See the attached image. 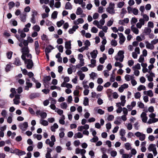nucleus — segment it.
I'll return each mask as SVG.
<instances>
[{
  "mask_svg": "<svg viewBox=\"0 0 158 158\" xmlns=\"http://www.w3.org/2000/svg\"><path fill=\"white\" fill-rule=\"evenodd\" d=\"M91 64L88 65V66L90 67L93 68L96 66V60L94 59H91L90 60Z\"/></svg>",
  "mask_w": 158,
  "mask_h": 158,
  "instance_id": "36",
  "label": "nucleus"
},
{
  "mask_svg": "<svg viewBox=\"0 0 158 158\" xmlns=\"http://www.w3.org/2000/svg\"><path fill=\"white\" fill-rule=\"evenodd\" d=\"M131 31L135 34L137 35L139 33V30L137 27H135V25L131 26Z\"/></svg>",
  "mask_w": 158,
  "mask_h": 158,
  "instance_id": "23",
  "label": "nucleus"
},
{
  "mask_svg": "<svg viewBox=\"0 0 158 158\" xmlns=\"http://www.w3.org/2000/svg\"><path fill=\"white\" fill-rule=\"evenodd\" d=\"M114 3L110 2L108 7L107 8V11L110 14H114L115 13L114 9Z\"/></svg>",
  "mask_w": 158,
  "mask_h": 158,
  "instance_id": "6",
  "label": "nucleus"
},
{
  "mask_svg": "<svg viewBox=\"0 0 158 158\" xmlns=\"http://www.w3.org/2000/svg\"><path fill=\"white\" fill-rule=\"evenodd\" d=\"M34 45L36 53V54L38 55L40 53V48L39 45L38 41H35Z\"/></svg>",
  "mask_w": 158,
  "mask_h": 158,
  "instance_id": "16",
  "label": "nucleus"
},
{
  "mask_svg": "<svg viewBox=\"0 0 158 158\" xmlns=\"http://www.w3.org/2000/svg\"><path fill=\"white\" fill-rule=\"evenodd\" d=\"M98 53V51L97 50H94L92 52H91L90 54L91 57L93 59H95L97 56V55Z\"/></svg>",
  "mask_w": 158,
  "mask_h": 158,
  "instance_id": "32",
  "label": "nucleus"
},
{
  "mask_svg": "<svg viewBox=\"0 0 158 158\" xmlns=\"http://www.w3.org/2000/svg\"><path fill=\"white\" fill-rule=\"evenodd\" d=\"M126 97L125 96L121 95L120 97L121 100V103L122 104V106H124L126 102V100H125Z\"/></svg>",
  "mask_w": 158,
  "mask_h": 158,
  "instance_id": "30",
  "label": "nucleus"
},
{
  "mask_svg": "<svg viewBox=\"0 0 158 158\" xmlns=\"http://www.w3.org/2000/svg\"><path fill=\"white\" fill-rule=\"evenodd\" d=\"M132 70H139L141 69V66L140 64L137 63L136 64L133 66L132 68Z\"/></svg>",
  "mask_w": 158,
  "mask_h": 158,
  "instance_id": "52",
  "label": "nucleus"
},
{
  "mask_svg": "<svg viewBox=\"0 0 158 158\" xmlns=\"http://www.w3.org/2000/svg\"><path fill=\"white\" fill-rule=\"evenodd\" d=\"M137 151L134 148H131V149L130 156H131V157L133 155H135L137 153Z\"/></svg>",
  "mask_w": 158,
  "mask_h": 158,
  "instance_id": "56",
  "label": "nucleus"
},
{
  "mask_svg": "<svg viewBox=\"0 0 158 158\" xmlns=\"http://www.w3.org/2000/svg\"><path fill=\"white\" fill-rule=\"evenodd\" d=\"M93 24L94 25L97 26L98 28H101V25L99 23L98 21L97 20H95L93 22Z\"/></svg>",
  "mask_w": 158,
  "mask_h": 158,
  "instance_id": "62",
  "label": "nucleus"
},
{
  "mask_svg": "<svg viewBox=\"0 0 158 158\" xmlns=\"http://www.w3.org/2000/svg\"><path fill=\"white\" fill-rule=\"evenodd\" d=\"M140 117L143 122L144 123L147 122L148 117L147 114L145 112H143L140 115Z\"/></svg>",
  "mask_w": 158,
  "mask_h": 158,
  "instance_id": "14",
  "label": "nucleus"
},
{
  "mask_svg": "<svg viewBox=\"0 0 158 158\" xmlns=\"http://www.w3.org/2000/svg\"><path fill=\"white\" fill-rule=\"evenodd\" d=\"M137 89L138 91H140L142 90H145L146 87L144 85H140L138 87Z\"/></svg>",
  "mask_w": 158,
  "mask_h": 158,
  "instance_id": "55",
  "label": "nucleus"
},
{
  "mask_svg": "<svg viewBox=\"0 0 158 158\" xmlns=\"http://www.w3.org/2000/svg\"><path fill=\"white\" fill-rule=\"evenodd\" d=\"M53 48H54L52 46L50 45L46 48L45 50V52L49 53Z\"/></svg>",
  "mask_w": 158,
  "mask_h": 158,
  "instance_id": "42",
  "label": "nucleus"
},
{
  "mask_svg": "<svg viewBox=\"0 0 158 158\" xmlns=\"http://www.w3.org/2000/svg\"><path fill=\"white\" fill-rule=\"evenodd\" d=\"M40 123L44 126H47L48 124V121L44 120L43 119H41L40 122Z\"/></svg>",
  "mask_w": 158,
  "mask_h": 158,
  "instance_id": "39",
  "label": "nucleus"
},
{
  "mask_svg": "<svg viewBox=\"0 0 158 158\" xmlns=\"http://www.w3.org/2000/svg\"><path fill=\"white\" fill-rule=\"evenodd\" d=\"M26 86L25 87V89L28 90L29 88H31L32 87V84L30 82V80L29 79H26Z\"/></svg>",
  "mask_w": 158,
  "mask_h": 158,
  "instance_id": "25",
  "label": "nucleus"
},
{
  "mask_svg": "<svg viewBox=\"0 0 158 158\" xmlns=\"http://www.w3.org/2000/svg\"><path fill=\"white\" fill-rule=\"evenodd\" d=\"M100 29H101L102 30V31H103V32L105 33H106L107 32V30L108 29V28L106 26H104L103 27L101 25V28H99Z\"/></svg>",
  "mask_w": 158,
  "mask_h": 158,
  "instance_id": "61",
  "label": "nucleus"
},
{
  "mask_svg": "<svg viewBox=\"0 0 158 158\" xmlns=\"http://www.w3.org/2000/svg\"><path fill=\"white\" fill-rule=\"evenodd\" d=\"M125 148L127 150H131V145L129 143H127L124 144Z\"/></svg>",
  "mask_w": 158,
  "mask_h": 158,
  "instance_id": "49",
  "label": "nucleus"
},
{
  "mask_svg": "<svg viewBox=\"0 0 158 158\" xmlns=\"http://www.w3.org/2000/svg\"><path fill=\"white\" fill-rule=\"evenodd\" d=\"M128 87V85L127 84H124L119 88L118 90L120 92L122 93L123 92L124 89L127 88Z\"/></svg>",
  "mask_w": 158,
  "mask_h": 158,
  "instance_id": "20",
  "label": "nucleus"
},
{
  "mask_svg": "<svg viewBox=\"0 0 158 158\" xmlns=\"http://www.w3.org/2000/svg\"><path fill=\"white\" fill-rule=\"evenodd\" d=\"M92 97L93 98H98V97H100L101 96V94H97L95 92H92L91 93Z\"/></svg>",
  "mask_w": 158,
  "mask_h": 158,
  "instance_id": "45",
  "label": "nucleus"
},
{
  "mask_svg": "<svg viewBox=\"0 0 158 158\" xmlns=\"http://www.w3.org/2000/svg\"><path fill=\"white\" fill-rule=\"evenodd\" d=\"M55 112L57 113V114L60 115L62 116V115H63V111L62 110L59 109L58 108H56V109L55 110Z\"/></svg>",
  "mask_w": 158,
  "mask_h": 158,
  "instance_id": "53",
  "label": "nucleus"
},
{
  "mask_svg": "<svg viewBox=\"0 0 158 158\" xmlns=\"http://www.w3.org/2000/svg\"><path fill=\"white\" fill-rule=\"evenodd\" d=\"M83 137V135L80 132L75 134L74 136V138L75 139L81 138H82Z\"/></svg>",
  "mask_w": 158,
  "mask_h": 158,
  "instance_id": "37",
  "label": "nucleus"
},
{
  "mask_svg": "<svg viewBox=\"0 0 158 158\" xmlns=\"http://www.w3.org/2000/svg\"><path fill=\"white\" fill-rule=\"evenodd\" d=\"M18 32L20 36H19V35L16 34L15 35V36L19 41H22L21 38H25L26 36V34L25 33V32L20 29L18 30Z\"/></svg>",
  "mask_w": 158,
  "mask_h": 158,
  "instance_id": "2",
  "label": "nucleus"
},
{
  "mask_svg": "<svg viewBox=\"0 0 158 158\" xmlns=\"http://www.w3.org/2000/svg\"><path fill=\"white\" fill-rule=\"evenodd\" d=\"M58 125L56 123H55L51 127V130L52 132H55L56 130L58 128Z\"/></svg>",
  "mask_w": 158,
  "mask_h": 158,
  "instance_id": "35",
  "label": "nucleus"
},
{
  "mask_svg": "<svg viewBox=\"0 0 158 158\" xmlns=\"http://www.w3.org/2000/svg\"><path fill=\"white\" fill-rule=\"evenodd\" d=\"M20 98V96L19 95H16L15 96V98L13 99L14 103L15 104L18 105L20 103V101L19 99Z\"/></svg>",
  "mask_w": 158,
  "mask_h": 158,
  "instance_id": "18",
  "label": "nucleus"
},
{
  "mask_svg": "<svg viewBox=\"0 0 158 158\" xmlns=\"http://www.w3.org/2000/svg\"><path fill=\"white\" fill-rule=\"evenodd\" d=\"M138 19L137 18L135 17H132L130 21L131 24L132 25L131 26L135 25Z\"/></svg>",
  "mask_w": 158,
  "mask_h": 158,
  "instance_id": "46",
  "label": "nucleus"
},
{
  "mask_svg": "<svg viewBox=\"0 0 158 158\" xmlns=\"http://www.w3.org/2000/svg\"><path fill=\"white\" fill-rule=\"evenodd\" d=\"M158 121V119H153L150 118L149 119L148 121L147 122V123L150 124L153 123H155L156 122Z\"/></svg>",
  "mask_w": 158,
  "mask_h": 158,
  "instance_id": "44",
  "label": "nucleus"
},
{
  "mask_svg": "<svg viewBox=\"0 0 158 158\" xmlns=\"http://www.w3.org/2000/svg\"><path fill=\"white\" fill-rule=\"evenodd\" d=\"M36 114L37 116L40 115L42 118L41 119L45 118L47 116V114L46 112L41 111L40 110H38L36 112Z\"/></svg>",
  "mask_w": 158,
  "mask_h": 158,
  "instance_id": "9",
  "label": "nucleus"
},
{
  "mask_svg": "<svg viewBox=\"0 0 158 158\" xmlns=\"http://www.w3.org/2000/svg\"><path fill=\"white\" fill-rule=\"evenodd\" d=\"M114 66L115 67H118L120 68H121L123 66V65L119 62H116L114 64Z\"/></svg>",
  "mask_w": 158,
  "mask_h": 158,
  "instance_id": "60",
  "label": "nucleus"
},
{
  "mask_svg": "<svg viewBox=\"0 0 158 158\" xmlns=\"http://www.w3.org/2000/svg\"><path fill=\"white\" fill-rule=\"evenodd\" d=\"M82 12L83 10L81 7H78L77 8L76 12V14L77 15H80L82 13Z\"/></svg>",
  "mask_w": 158,
  "mask_h": 158,
  "instance_id": "54",
  "label": "nucleus"
},
{
  "mask_svg": "<svg viewBox=\"0 0 158 158\" xmlns=\"http://www.w3.org/2000/svg\"><path fill=\"white\" fill-rule=\"evenodd\" d=\"M47 152L45 155L46 158H52L51 157V153L52 152V150L49 148H47Z\"/></svg>",
  "mask_w": 158,
  "mask_h": 158,
  "instance_id": "21",
  "label": "nucleus"
},
{
  "mask_svg": "<svg viewBox=\"0 0 158 158\" xmlns=\"http://www.w3.org/2000/svg\"><path fill=\"white\" fill-rule=\"evenodd\" d=\"M110 156L113 157H114L116 156L117 155V152L114 150L111 151L110 152Z\"/></svg>",
  "mask_w": 158,
  "mask_h": 158,
  "instance_id": "59",
  "label": "nucleus"
},
{
  "mask_svg": "<svg viewBox=\"0 0 158 158\" xmlns=\"http://www.w3.org/2000/svg\"><path fill=\"white\" fill-rule=\"evenodd\" d=\"M75 152L76 154H80L82 156L85 154L86 151L84 149H80L78 148H77L75 149Z\"/></svg>",
  "mask_w": 158,
  "mask_h": 158,
  "instance_id": "11",
  "label": "nucleus"
},
{
  "mask_svg": "<svg viewBox=\"0 0 158 158\" xmlns=\"http://www.w3.org/2000/svg\"><path fill=\"white\" fill-rule=\"evenodd\" d=\"M79 28V26L77 25H74L72 28L70 29L69 30V33L70 34H72L76 31V30Z\"/></svg>",
  "mask_w": 158,
  "mask_h": 158,
  "instance_id": "22",
  "label": "nucleus"
},
{
  "mask_svg": "<svg viewBox=\"0 0 158 158\" xmlns=\"http://www.w3.org/2000/svg\"><path fill=\"white\" fill-rule=\"evenodd\" d=\"M65 118L64 115H62L61 118L59 120V123L61 124L64 125L65 123V121H64Z\"/></svg>",
  "mask_w": 158,
  "mask_h": 158,
  "instance_id": "50",
  "label": "nucleus"
},
{
  "mask_svg": "<svg viewBox=\"0 0 158 158\" xmlns=\"http://www.w3.org/2000/svg\"><path fill=\"white\" fill-rule=\"evenodd\" d=\"M135 135L139 138V140L141 141H143L146 138V135L145 134L138 131L135 132Z\"/></svg>",
  "mask_w": 158,
  "mask_h": 158,
  "instance_id": "7",
  "label": "nucleus"
},
{
  "mask_svg": "<svg viewBox=\"0 0 158 158\" xmlns=\"http://www.w3.org/2000/svg\"><path fill=\"white\" fill-rule=\"evenodd\" d=\"M4 150L5 152H10L12 153H15L14 150L11 148H10L9 147L5 146L4 148Z\"/></svg>",
  "mask_w": 158,
  "mask_h": 158,
  "instance_id": "38",
  "label": "nucleus"
},
{
  "mask_svg": "<svg viewBox=\"0 0 158 158\" xmlns=\"http://www.w3.org/2000/svg\"><path fill=\"white\" fill-rule=\"evenodd\" d=\"M14 151L15 153L16 152L18 155L20 156L25 155L26 153L25 152L19 150L17 149H15L14 150Z\"/></svg>",
  "mask_w": 158,
  "mask_h": 158,
  "instance_id": "34",
  "label": "nucleus"
},
{
  "mask_svg": "<svg viewBox=\"0 0 158 158\" xmlns=\"http://www.w3.org/2000/svg\"><path fill=\"white\" fill-rule=\"evenodd\" d=\"M119 37V43L120 45H123L126 40V38L122 33H118Z\"/></svg>",
  "mask_w": 158,
  "mask_h": 158,
  "instance_id": "8",
  "label": "nucleus"
},
{
  "mask_svg": "<svg viewBox=\"0 0 158 158\" xmlns=\"http://www.w3.org/2000/svg\"><path fill=\"white\" fill-rule=\"evenodd\" d=\"M143 94L147 95L150 97H152L153 96V93L152 90H150L148 91H144L143 92Z\"/></svg>",
  "mask_w": 158,
  "mask_h": 158,
  "instance_id": "26",
  "label": "nucleus"
},
{
  "mask_svg": "<svg viewBox=\"0 0 158 158\" xmlns=\"http://www.w3.org/2000/svg\"><path fill=\"white\" fill-rule=\"evenodd\" d=\"M71 41L70 40L65 42L64 47L66 49H71Z\"/></svg>",
  "mask_w": 158,
  "mask_h": 158,
  "instance_id": "33",
  "label": "nucleus"
},
{
  "mask_svg": "<svg viewBox=\"0 0 158 158\" xmlns=\"http://www.w3.org/2000/svg\"><path fill=\"white\" fill-rule=\"evenodd\" d=\"M148 149L149 152H152L154 156L157 155V152L156 150V145L155 144L152 143L149 144Z\"/></svg>",
  "mask_w": 158,
  "mask_h": 158,
  "instance_id": "4",
  "label": "nucleus"
},
{
  "mask_svg": "<svg viewBox=\"0 0 158 158\" xmlns=\"http://www.w3.org/2000/svg\"><path fill=\"white\" fill-rule=\"evenodd\" d=\"M77 74L79 77V79L80 80H83L85 77V74L83 73L82 71L79 70L77 72Z\"/></svg>",
  "mask_w": 158,
  "mask_h": 158,
  "instance_id": "17",
  "label": "nucleus"
},
{
  "mask_svg": "<svg viewBox=\"0 0 158 158\" xmlns=\"http://www.w3.org/2000/svg\"><path fill=\"white\" fill-rule=\"evenodd\" d=\"M124 53L123 51L122 50L119 51L117 55L114 57L115 60L117 61L119 60L121 62H123L124 58Z\"/></svg>",
  "mask_w": 158,
  "mask_h": 158,
  "instance_id": "3",
  "label": "nucleus"
},
{
  "mask_svg": "<svg viewBox=\"0 0 158 158\" xmlns=\"http://www.w3.org/2000/svg\"><path fill=\"white\" fill-rule=\"evenodd\" d=\"M141 15L143 16V19H142L143 20L144 23L145 22H147L149 20V17L146 14H144L143 13H141Z\"/></svg>",
  "mask_w": 158,
  "mask_h": 158,
  "instance_id": "27",
  "label": "nucleus"
},
{
  "mask_svg": "<svg viewBox=\"0 0 158 158\" xmlns=\"http://www.w3.org/2000/svg\"><path fill=\"white\" fill-rule=\"evenodd\" d=\"M134 78L135 77L133 75L126 74L125 76V79L127 81H131L133 78Z\"/></svg>",
  "mask_w": 158,
  "mask_h": 158,
  "instance_id": "29",
  "label": "nucleus"
},
{
  "mask_svg": "<svg viewBox=\"0 0 158 158\" xmlns=\"http://www.w3.org/2000/svg\"><path fill=\"white\" fill-rule=\"evenodd\" d=\"M33 136L34 138H36L38 140H40L42 138V135L39 134H34Z\"/></svg>",
  "mask_w": 158,
  "mask_h": 158,
  "instance_id": "51",
  "label": "nucleus"
},
{
  "mask_svg": "<svg viewBox=\"0 0 158 158\" xmlns=\"http://www.w3.org/2000/svg\"><path fill=\"white\" fill-rule=\"evenodd\" d=\"M83 104L85 106L89 105V99L87 97H85L84 98L83 101Z\"/></svg>",
  "mask_w": 158,
  "mask_h": 158,
  "instance_id": "63",
  "label": "nucleus"
},
{
  "mask_svg": "<svg viewBox=\"0 0 158 158\" xmlns=\"http://www.w3.org/2000/svg\"><path fill=\"white\" fill-rule=\"evenodd\" d=\"M21 52L22 53L21 58L23 60L25 59L26 56L28 58L31 59L32 56L31 54L29 53V50L27 46L22 48L21 49Z\"/></svg>",
  "mask_w": 158,
  "mask_h": 158,
  "instance_id": "1",
  "label": "nucleus"
},
{
  "mask_svg": "<svg viewBox=\"0 0 158 158\" xmlns=\"http://www.w3.org/2000/svg\"><path fill=\"white\" fill-rule=\"evenodd\" d=\"M97 76V74L94 72H92L91 74H90V78L93 80H94L95 79V78Z\"/></svg>",
  "mask_w": 158,
  "mask_h": 158,
  "instance_id": "57",
  "label": "nucleus"
},
{
  "mask_svg": "<svg viewBox=\"0 0 158 158\" xmlns=\"http://www.w3.org/2000/svg\"><path fill=\"white\" fill-rule=\"evenodd\" d=\"M90 43L89 40H87L85 41L84 43L85 46L84 47L86 49V50L89 49V47L90 45Z\"/></svg>",
  "mask_w": 158,
  "mask_h": 158,
  "instance_id": "47",
  "label": "nucleus"
},
{
  "mask_svg": "<svg viewBox=\"0 0 158 158\" xmlns=\"http://www.w3.org/2000/svg\"><path fill=\"white\" fill-rule=\"evenodd\" d=\"M139 22L137 23L136 27L137 28H140L145 23L143 22V20L142 19H139Z\"/></svg>",
  "mask_w": 158,
  "mask_h": 158,
  "instance_id": "31",
  "label": "nucleus"
},
{
  "mask_svg": "<svg viewBox=\"0 0 158 158\" xmlns=\"http://www.w3.org/2000/svg\"><path fill=\"white\" fill-rule=\"evenodd\" d=\"M74 2L75 4H78L81 5V6L83 8L85 6V3L83 2L82 0H74Z\"/></svg>",
  "mask_w": 158,
  "mask_h": 158,
  "instance_id": "19",
  "label": "nucleus"
},
{
  "mask_svg": "<svg viewBox=\"0 0 158 158\" xmlns=\"http://www.w3.org/2000/svg\"><path fill=\"white\" fill-rule=\"evenodd\" d=\"M27 14L26 13H23L20 15V19L21 21L25 22L26 20Z\"/></svg>",
  "mask_w": 158,
  "mask_h": 158,
  "instance_id": "28",
  "label": "nucleus"
},
{
  "mask_svg": "<svg viewBox=\"0 0 158 158\" xmlns=\"http://www.w3.org/2000/svg\"><path fill=\"white\" fill-rule=\"evenodd\" d=\"M84 22L83 19L82 18H79L77 19L74 20L73 22L75 25H77L79 24H82Z\"/></svg>",
  "mask_w": 158,
  "mask_h": 158,
  "instance_id": "24",
  "label": "nucleus"
},
{
  "mask_svg": "<svg viewBox=\"0 0 158 158\" xmlns=\"http://www.w3.org/2000/svg\"><path fill=\"white\" fill-rule=\"evenodd\" d=\"M23 60H24V63L26 64L27 68V69H30L32 67L33 63L31 59H27L25 58V59Z\"/></svg>",
  "mask_w": 158,
  "mask_h": 158,
  "instance_id": "5",
  "label": "nucleus"
},
{
  "mask_svg": "<svg viewBox=\"0 0 158 158\" xmlns=\"http://www.w3.org/2000/svg\"><path fill=\"white\" fill-rule=\"evenodd\" d=\"M149 74H147L146 77L147 78L148 80L150 82H151L153 81V77H155V75L153 73L152 71L149 72Z\"/></svg>",
  "mask_w": 158,
  "mask_h": 158,
  "instance_id": "12",
  "label": "nucleus"
},
{
  "mask_svg": "<svg viewBox=\"0 0 158 158\" xmlns=\"http://www.w3.org/2000/svg\"><path fill=\"white\" fill-rule=\"evenodd\" d=\"M33 29L35 31H39L40 30V27L39 25H35L33 27Z\"/></svg>",
  "mask_w": 158,
  "mask_h": 158,
  "instance_id": "64",
  "label": "nucleus"
},
{
  "mask_svg": "<svg viewBox=\"0 0 158 158\" xmlns=\"http://www.w3.org/2000/svg\"><path fill=\"white\" fill-rule=\"evenodd\" d=\"M45 143L49 145V146L52 147L54 144L51 141H50V139H47L45 141Z\"/></svg>",
  "mask_w": 158,
  "mask_h": 158,
  "instance_id": "43",
  "label": "nucleus"
},
{
  "mask_svg": "<svg viewBox=\"0 0 158 158\" xmlns=\"http://www.w3.org/2000/svg\"><path fill=\"white\" fill-rule=\"evenodd\" d=\"M65 8L66 10H71L72 6L70 2H68L65 4Z\"/></svg>",
  "mask_w": 158,
  "mask_h": 158,
  "instance_id": "40",
  "label": "nucleus"
},
{
  "mask_svg": "<svg viewBox=\"0 0 158 158\" xmlns=\"http://www.w3.org/2000/svg\"><path fill=\"white\" fill-rule=\"evenodd\" d=\"M19 127L22 131H25L28 127V123L27 122H24L23 123L20 124Z\"/></svg>",
  "mask_w": 158,
  "mask_h": 158,
  "instance_id": "10",
  "label": "nucleus"
},
{
  "mask_svg": "<svg viewBox=\"0 0 158 158\" xmlns=\"http://www.w3.org/2000/svg\"><path fill=\"white\" fill-rule=\"evenodd\" d=\"M64 129L63 128H61L60 129V132L59 133V136L61 138H62L64 136Z\"/></svg>",
  "mask_w": 158,
  "mask_h": 158,
  "instance_id": "58",
  "label": "nucleus"
},
{
  "mask_svg": "<svg viewBox=\"0 0 158 158\" xmlns=\"http://www.w3.org/2000/svg\"><path fill=\"white\" fill-rule=\"evenodd\" d=\"M68 106L67 104L65 102H62L60 104V107L61 108L63 109H66Z\"/></svg>",
  "mask_w": 158,
  "mask_h": 158,
  "instance_id": "48",
  "label": "nucleus"
},
{
  "mask_svg": "<svg viewBox=\"0 0 158 158\" xmlns=\"http://www.w3.org/2000/svg\"><path fill=\"white\" fill-rule=\"evenodd\" d=\"M107 59L106 55L105 54H103L102 56L99 59V62L101 64L104 62L105 60Z\"/></svg>",
  "mask_w": 158,
  "mask_h": 158,
  "instance_id": "41",
  "label": "nucleus"
},
{
  "mask_svg": "<svg viewBox=\"0 0 158 158\" xmlns=\"http://www.w3.org/2000/svg\"><path fill=\"white\" fill-rule=\"evenodd\" d=\"M146 47L147 49L153 50L155 48L154 46L152 43H150L148 41L145 42Z\"/></svg>",
  "mask_w": 158,
  "mask_h": 158,
  "instance_id": "13",
  "label": "nucleus"
},
{
  "mask_svg": "<svg viewBox=\"0 0 158 158\" xmlns=\"http://www.w3.org/2000/svg\"><path fill=\"white\" fill-rule=\"evenodd\" d=\"M129 22V19L128 18L124 19L123 20H120L118 21V23L120 25H125V23H128Z\"/></svg>",
  "mask_w": 158,
  "mask_h": 158,
  "instance_id": "15",
  "label": "nucleus"
}]
</instances>
